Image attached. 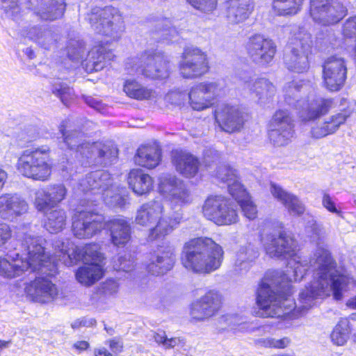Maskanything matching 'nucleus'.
I'll use <instances>...</instances> for the list:
<instances>
[{
	"label": "nucleus",
	"instance_id": "obj_1",
	"mask_svg": "<svg viewBox=\"0 0 356 356\" xmlns=\"http://www.w3.org/2000/svg\"><path fill=\"white\" fill-rule=\"evenodd\" d=\"M104 229L109 233L111 243L116 247H124L131 240V227L124 218L105 216L91 209L75 211L72 217L71 230L79 239H89Z\"/></svg>",
	"mask_w": 356,
	"mask_h": 356
},
{
	"label": "nucleus",
	"instance_id": "obj_2",
	"mask_svg": "<svg viewBox=\"0 0 356 356\" xmlns=\"http://www.w3.org/2000/svg\"><path fill=\"white\" fill-rule=\"evenodd\" d=\"M224 257V250L219 243L211 237L201 236L184 243L179 261L186 270L206 275L220 269Z\"/></svg>",
	"mask_w": 356,
	"mask_h": 356
},
{
	"label": "nucleus",
	"instance_id": "obj_3",
	"mask_svg": "<svg viewBox=\"0 0 356 356\" xmlns=\"http://www.w3.org/2000/svg\"><path fill=\"white\" fill-rule=\"evenodd\" d=\"M67 188L62 184L49 185L35 192L33 206L38 211L48 213L45 226L51 232L57 233L65 225L66 213L63 209L54 208L63 201L67 196Z\"/></svg>",
	"mask_w": 356,
	"mask_h": 356
},
{
	"label": "nucleus",
	"instance_id": "obj_4",
	"mask_svg": "<svg viewBox=\"0 0 356 356\" xmlns=\"http://www.w3.org/2000/svg\"><path fill=\"white\" fill-rule=\"evenodd\" d=\"M24 242L26 251L24 261H26L27 268L47 277H54L58 273L60 259L47 252L42 240L29 236L24 238Z\"/></svg>",
	"mask_w": 356,
	"mask_h": 356
},
{
	"label": "nucleus",
	"instance_id": "obj_5",
	"mask_svg": "<svg viewBox=\"0 0 356 356\" xmlns=\"http://www.w3.org/2000/svg\"><path fill=\"white\" fill-rule=\"evenodd\" d=\"M282 282L283 285L281 283L277 285L276 291L272 290L266 283L261 282L259 285L256 301L259 309L262 311V317L279 318L284 314V312H280V310L288 307L285 302L289 300L291 292L289 281L283 279Z\"/></svg>",
	"mask_w": 356,
	"mask_h": 356
},
{
	"label": "nucleus",
	"instance_id": "obj_6",
	"mask_svg": "<svg viewBox=\"0 0 356 356\" xmlns=\"http://www.w3.org/2000/svg\"><path fill=\"white\" fill-rule=\"evenodd\" d=\"M203 217L217 226H229L239 221L236 204L222 195H209L202 207Z\"/></svg>",
	"mask_w": 356,
	"mask_h": 356
},
{
	"label": "nucleus",
	"instance_id": "obj_7",
	"mask_svg": "<svg viewBox=\"0 0 356 356\" xmlns=\"http://www.w3.org/2000/svg\"><path fill=\"white\" fill-rule=\"evenodd\" d=\"M87 20L94 31L108 38L106 43L118 41L120 38V24L122 17L113 6L95 7L87 15Z\"/></svg>",
	"mask_w": 356,
	"mask_h": 356
},
{
	"label": "nucleus",
	"instance_id": "obj_8",
	"mask_svg": "<svg viewBox=\"0 0 356 356\" xmlns=\"http://www.w3.org/2000/svg\"><path fill=\"white\" fill-rule=\"evenodd\" d=\"M268 140L275 147L289 145L296 138V124L292 113L286 108H278L268 124Z\"/></svg>",
	"mask_w": 356,
	"mask_h": 356
},
{
	"label": "nucleus",
	"instance_id": "obj_9",
	"mask_svg": "<svg viewBox=\"0 0 356 356\" xmlns=\"http://www.w3.org/2000/svg\"><path fill=\"white\" fill-rule=\"evenodd\" d=\"M137 58L136 63L131 66L135 73L152 80L165 81L170 78V62L162 54L145 51Z\"/></svg>",
	"mask_w": 356,
	"mask_h": 356
},
{
	"label": "nucleus",
	"instance_id": "obj_10",
	"mask_svg": "<svg viewBox=\"0 0 356 356\" xmlns=\"http://www.w3.org/2000/svg\"><path fill=\"white\" fill-rule=\"evenodd\" d=\"M178 70L180 76L185 79L202 78L211 71L207 53L197 47H185L181 54Z\"/></svg>",
	"mask_w": 356,
	"mask_h": 356
},
{
	"label": "nucleus",
	"instance_id": "obj_11",
	"mask_svg": "<svg viewBox=\"0 0 356 356\" xmlns=\"http://www.w3.org/2000/svg\"><path fill=\"white\" fill-rule=\"evenodd\" d=\"M24 177L41 181L49 179L54 164L49 147L41 146L31 152H24Z\"/></svg>",
	"mask_w": 356,
	"mask_h": 356
},
{
	"label": "nucleus",
	"instance_id": "obj_12",
	"mask_svg": "<svg viewBox=\"0 0 356 356\" xmlns=\"http://www.w3.org/2000/svg\"><path fill=\"white\" fill-rule=\"evenodd\" d=\"M195 10L204 14H211L218 7V0H186ZM225 15L233 24L247 19L253 10L250 0H226Z\"/></svg>",
	"mask_w": 356,
	"mask_h": 356
},
{
	"label": "nucleus",
	"instance_id": "obj_13",
	"mask_svg": "<svg viewBox=\"0 0 356 356\" xmlns=\"http://www.w3.org/2000/svg\"><path fill=\"white\" fill-rule=\"evenodd\" d=\"M224 305L225 297L220 290L207 289L203 295L191 303V321L194 323L207 321L220 314Z\"/></svg>",
	"mask_w": 356,
	"mask_h": 356
},
{
	"label": "nucleus",
	"instance_id": "obj_14",
	"mask_svg": "<svg viewBox=\"0 0 356 356\" xmlns=\"http://www.w3.org/2000/svg\"><path fill=\"white\" fill-rule=\"evenodd\" d=\"M291 54L284 58V65L291 72L304 73L310 67L309 58L313 54L314 44L308 34L298 33L290 42Z\"/></svg>",
	"mask_w": 356,
	"mask_h": 356
},
{
	"label": "nucleus",
	"instance_id": "obj_15",
	"mask_svg": "<svg viewBox=\"0 0 356 356\" xmlns=\"http://www.w3.org/2000/svg\"><path fill=\"white\" fill-rule=\"evenodd\" d=\"M348 13L340 0H309V14L314 22L323 26L339 24Z\"/></svg>",
	"mask_w": 356,
	"mask_h": 356
},
{
	"label": "nucleus",
	"instance_id": "obj_16",
	"mask_svg": "<svg viewBox=\"0 0 356 356\" xmlns=\"http://www.w3.org/2000/svg\"><path fill=\"white\" fill-rule=\"evenodd\" d=\"M245 49L250 60L255 66L262 68L273 64L277 51L273 40L260 33L251 35L245 43Z\"/></svg>",
	"mask_w": 356,
	"mask_h": 356
},
{
	"label": "nucleus",
	"instance_id": "obj_17",
	"mask_svg": "<svg viewBox=\"0 0 356 356\" xmlns=\"http://www.w3.org/2000/svg\"><path fill=\"white\" fill-rule=\"evenodd\" d=\"M259 237L264 251L270 258H292L297 254L296 241L286 231L268 234L265 237L260 233Z\"/></svg>",
	"mask_w": 356,
	"mask_h": 356
},
{
	"label": "nucleus",
	"instance_id": "obj_18",
	"mask_svg": "<svg viewBox=\"0 0 356 356\" xmlns=\"http://www.w3.org/2000/svg\"><path fill=\"white\" fill-rule=\"evenodd\" d=\"M346 60L337 56L327 58L322 65V85L329 92L341 90L347 79Z\"/></svg>",
	"mask_w": 356,
	"mask_h": 356
},
{
	"label": "nucleus",
	"instance_id": "obj_19",
	"mask_svg": "<svg viewBox=\"0 0 356 356\" xmlns=\"http://www.w3.org/2000/svg\"><path fill=\"white\" fill-rule=\"evenodd\" d=\"M213 116L219 128L229 134L239 131L245 121L243 112L237 106L227 103L216 105Z\"/></svg>",
	"mask_w": 356,
	"mask_h": 356
},
{
	"label": "nucleus",
	"instance_id": "obj_20",
	"mask_svg": "<svg viewBox=\"0 0 356 356\" xmlns=\"http://www.w3.org/2000/svg\"><path fill=\"white\" fill-rule=\"evenodd\" d=\"M222 88L217 82L203 81L194 85L188 93V103L191 107L197 111H203L213 106Z\"/></svg>",
	"mask_w": 356,
	"mask_h": 356
},
{
	"label": "nucleus",
	"instance_id": "obj_21",
	"mask_svg": "<svg viewBox=\"0 0 356 356\" xmlns=\"http://www.w3.org/2000/svg\"><path fill=\"white\" fill-rule=\"evenodd\" d=\"M26 296L30 301L47 304L55 300L59 295L56 284L45 277H36L24 289Z\"/></svg>",
	"mask_w": 356,
	"mask_h": 356
},
{
	"label": "nucleus",
	"instance_id": "obj_22",
	"mask_svg": "<svg viewBox=\"0 0 356 356\" xmlns=\"http://www.w3.org/2000/svg\"><path fill=\"white\" fill-rule=\"evenodd\" d=\"M61 253L63 257L67 256V259L64 261L67 266H75L84 260L101 264H105L106 260L101 245L95 242H90L82 246H76L70 254L64 252H61Z\"/></svg>",
	"mask_w": 356,
	"mask_h": 356
},
{
	"label": "nucleus",
	"instance_id": "obj_23",
	"mask_svg": "<svg viewBox=\"0 0 356 356\" xmlns=\"http://www.w3.org/2000/svg\"><path fill=\"white\" fill-rule=\"evenodd\" d=\"M27 8L41 20L55 21L63 17L66 4L64 0H28Z\"/></svg>",
	"mask_w": 356,
	"mask_h": 356
},
{
	"label": "nucleus",
	"instance_id": "obj_24",
	"mask_svg": "<svg viewBox=\"0 0 356 356\" xmlns=\"http://www.w3.org/2000/svg\"><path fill=\"white\" fill-rule=\"evenodd\" d=\"M126 181L129 188L136 196L149 195L155 186L154 177L139 168L130 169L127 174Z\"/></svg>",
	"mask_w": 356,
	"mask_h": 356
},
{
	"label": "nucleus",
	"instance_id": "obj_25",
	"mask_svg": "<svg viewBox=\"0 0 356 356\" xmlns=\"http://www.w3.org/2000/svg\"><path fill=\"white\" fill-rule=\"evenodd\" d=\"M334 106L332 98L319 97L308 102L301 108L298 118L303 123L314 122L327 115Z\"/></svg>",
	"mask_w": 356,
	"mask_h": 356
},
{
	"label": "nucleus",
	"instance_id": "obj_26",
	"mask_svg": "<svg viewBox=\"0 0 356 356\" xmlns=\"http://www.w3.org/2000/svg\"><path fill=\"white\" fill-rule=\"evenodd\" d=\"M171 161L176 170L186 178L195 177L201 165L197 157L181 150L173 151Z\"/></svg>",
	"mask_w": 356,
	"mask_h": 356
},
{
	"label": "nucleus",
	"instance_id": "obj_27",
	"mask_svg": "<svg viewBox=\"0 0 356 356\" xmlns=\"http://www.w3.org/2000/svg\"><path fill=\"white\" fill-rule=\"evenodd\" d=\"M353 113V110L346 108L342 109L341 112L331 115L321 125L315 126L311 129L312 137L319 139L334 134L341 125L346 123Z\"/></svg>",
	"mask_w": 356,
	"mask_h": 356
},
{
	"label": "nucleus",
	"instance_id": "obj_28",
	"mask_svg": "<svg viewBox=\"0 0 356 356\" xmlns=\"http://www.w3.org/2000/svg\"><path fill=\"white\" fill-rule=\"evenodd\" d=\"M106 272L105 264L86 262L77 268L74 276L81 285L90 287L102 280Z\"/></svg>",
	"mask_w": 356,
	"mask_h": 356
},
{
	"label": "nucleus",
	"instance_id": "obj_29",
	"mask_svg": "<svg viewBox=\"0 0 356 356\" xmlns=\"http://www.w3.org/2000/svg\"><path fill=\"white\" fill-rule=\"evenodd\" d=\"M161 161L162 150L153 144L141 145L134 156V163L147 170L156 168Z\"/></svg>",
	"mask_w": 356,
	"mask_h": 356
},
{
	"label": "nucleus",
	"instance_id": "obj_30",
	"mask_svg": "<svg viewBox=\"0 0 356 356\" xmlns=\"http://www.w3.org/2000/svg\"><path fill=\"white\" fill-rule=\"evenodd\" d=\"M114 58L115 55L112 51L105 49L101 43L88 51L86 58L82 62V65L89 73L98 72L103 70L106 64Z\"/></svg>",
	"mask_w": 356,
	"mask_h": 356
},
{
	"label": "nucleus",
	"instance_id": "obj_31",
	"mask_svg": "<svg viewBox=\"0 0 356 356\" xmlns=\"http://www.w3.org/2000/svg\"><path fill=\"white\" fill-rule=\"evenodd\" d=\"M87 149L94 156L96 162L102 167H108L115 163L118 158V149L108 143L95 141L89 143Z\"/></svg>",
	"mask_w": 356,
	"mask_h": 356
},
{
	"label": "nucleus",
	"instance_id": "obj_32",
	"mask_svg": "<svg viewBox=\"0 0 356 356\" xmlns=\"http://www.w3.org/2000/svg\"><path fill=\"white\" fill-rule=\"evenodd\" d=\"M182 221V215L177 212L167 216H160L155 226L149 230V239H164L177 228Z\"/></svg>",
	"mask_w": 356,
	"mask_h": 356
},
{
	"label": "nucleus",
	"instance_id": "obj_33",
	"mask_svg": "<svg viewBox=\"0 0 356 356\" xmlns=\"http://www.w3.org/2000/svg\"><path fill=\"white\" fill-rule=\"evenodd\" d=\"M270 192L273 196L281 202L289 212L298 216L305 213V205L296 195L286 191L275 184H270Z\"/></svg>",
	"mask_w": 356,
	"mask_h": 356
},
{
	"label": "nucleus",
	"instance_id": "obj_34",
	"mask_svg": "<svg viewBox=\"0 0 356 356\" xmlns=\"http://www.w3.org/2000/svg\"><path fill=\"white\" fill-rule=\"evenodd\" d=\"M178 179L175 176L165 175L159 178L158 188L161 193H170L172 199L179 203L189 202L190 193L188 190L178 188Z\"/></svg>",
	"mask_w": 356,
	"mask_h": 356
},
{
	"label": "nucleus",
	"instance_id": "obj_35",
	"mask_svg": "<svg viewBox=\"0 0 356 356\" xmlns=\"http://www.w3.org/2000/svg\"><path fill=\"white\" fill-rule=\"evenodd\" d=\"M164 207L158 201H151L143 204L137 211L135 218L136 224L147 226L156 221L163 215Z\"/></svg>",
	"mask_w": 356,
	"mask_h": 356
},
{
	"label": "nucleus",
	"instance_id": "obj_36",
	"mask_svg": "<svg viewBox=\"0 0 356 356\" xmlns=\"http://www.w3.org/2000/svg\"><path fill=\"white\" fill-rule=\"evenodd\" d=\"M122 90L126 95L138 101H148L154 98L155 91L135 79H127L123 83Z\"/></svg>",
	"mask_w": 356,
	"mask_h": 356
},
{
	"label": "nucleus",
	"instance_id": "obj_37",
	"mask_svg": "<svg viewBox=\"0 0 356 356\" xmlns=\"http://www.w3.org/2000/svg\"><path fill=\"white\" fill-rule=\"evenodd\" d=\"M305 0H271V10L275 16L292 17L302 9Z\"/></svg>",
	"mask_w": 356,
	"mask_h": 356
},
{
	"label": "nucleus",
	"instance_id": "obj_38",
	"mask_svg": "<svg viewBox=\"0 0 356 356\" xmlns=\"http://www.w3.org/2000/svg\"><path fill=\"white\" fill-rule=\"evenodd\" d=\"M175 263V254L170 248L167 247L161 252V254L156 256L154 261L148 265V268L156 274H164L173 268Z\"/></svg>",
	"mask_w": 356,
	"mask_h": 356
},
{
	"label": "nucleus",
	"instance_id": "obj_39",
	"mask_svg": "<svg viewBox=\"0 0 356 356\" xmlns=\"http://www.w3.org/2000/svg\"><path fill=\"white\" fill-rule=\"evenodd\" d=\"M353 331L349 318H341L330 333L332 342L339 346L346 344Z\"/></svg>",
	"mask_w": 356,
	"mask_h": 356
},
{
	"label": "nucleus",
	"instance_id": "obj_40",
	"mask_svg": "<svg viewBox=\"0 0 356 356\" xmlns=\"http://www.w3.org/2000/svg\"><path fill=\"white\" fill-rule=\"evenodd\" d=\"M316 261L318 264V279L323 280L327 279L328 274L337 268V262L331 253L327 250H321L317 257Z\"/></svg>",
	"mask_w": 356,
	"mask_h": 356
},
{
	"label": "nucleus",
	"instance_id": "obj_41",
	"mask_svg": "<svg viewBox=\"0 0 356 356\" xmlns=\"http://www.w3.org/2000/svg\"><path fill=\"white\" fill-rule=\"evenodd\" d=\"M109 350L101 346L94 349V356H118L124 350V343L120 338L114 337L106 341Z\"/></svg>",
	"mask_w": 356,
	"mask_h": 356
},
{
	"label": "nucleus",
	"instance_id": "obj_42",
	"mask_svg": "<svg viewBox=\"0 0 356 356\" xmlns=\"http://www.w3.org/2000/svg\"><path fill=\"white\" fill-rule=\"evenodd\" d=\"M330 279L333 297L339 300L343 298V291L348 287L350 278L342 273H335L330 275Z\"/></svg>",
	"mask_w": 356,
	"mask_h": 356
},
{
	"label": "nucleus",
	"instance_id": "obj_43",
	"mask_svg": "<svg viewBox=\"0 0 356 356\" xmlns=\"http://www.w3.org/2000/svg\"><path fill=\"white\" fill-rule=\"evenodd\" d=\"M60 131L62 134L63 142L70 149H76L80 151L82 149H87L89 143H79L78 136L75 134V131L68 132L66 130V125L62 124L60 126Z\"/></svg>",
	"mask_w": 356,
	"mask_h": 356
},
{
	"label": "nucleus",
	"instance_id": "obj_44",
	"mask_svg": "<svg viewBox=\"0 0 356 356\" xmlns=\"http://www.w3.org/2000/svg\"><path fill=\"white\" fill-rule=\"evenodd\" d=\"M65 50L67 57L72 62H76L82 58L86 47L81 41L71 40L67 43Z\"/></svg>",
	"mask_w": 356,
	"mask_h": 356
},
{
	"label": "nucleus",
	"instance_id": "obj_45",
	"mask_svg": "<svg viewBox=\"0 0 356 356\" xmlns=\"http://www.w3.org/2000/svg\"><path fill=\"white\" fill-rule=\"evenodd\" d=\"M154 341L159 345H162L165 349L174 348L175 346H183L185 344L184 339L182 337L168 338L165 331L162 333L155 332L153 335Z\"/></svg>",
	"mask_w": 356,
	"mask_h": 356
},
{
	"label": "nucleus",
	"instance_id": "obj_46",
	"mask_svg": "<svg viewBox=\"0 0 356 356\" xmlns=\"http://www.w3.org/2000/svg\"><path fill=\"white\" fill-rule=\"evenodd\" d=\"M228 191L230 195L237 202L238 205L252 198L245 186L237 181L230 184Z\"/></svg>",
	"mask_w": 356,
	"mask_h": 356
},
{
	"label": "nucleus",
	"instance_id": "obj_47",
	"mask_svg": "<svg viewBox=\"0 0 356 356\" xmlns=\"http://www.w3.org/2000/svg\"><path fill=\"white\" fill-rule=\"evenodd\" d=\"M291 343V339L287 337H282L280 339L269 337L260 340V343L263 347L273 349H284L288 347Z\"/></svg>",
	"mask_w": 356,
	"mask_h": 356
},
{
	"label": "nucleus",
	"instance_id": "obj_48",
	"mask_svg": "<svg viewBox=\"0 0 356 356\" xmlns=\"http://www.w3.org/2000/svg\"><path fill=\"white\" fill-rule=\"evenodd\" d=\"M341 33L344 39L356 40V15L349 17L343 23Z\"/></svg>",
	"mask_w": 356,
	"mask_h": 356
},
{
	"label": "nucleus",
	"instance_id": "obj_49",
	"mask_svg": "<svg viewBox=\"0 0 356 356\" xmlns=\"http://www.w3.org/2000/svg\"><path fill=\"white\" fill-rule=\"evenodd\" d=\"M0 9L12 17L20 12L18 0H0Z\"/></svg>",
	"mask_w": 356,
	"mask_h": 356
},
{
	"label": "nucleus",
	"instance_id": "obj_50",
	"mask_svg": "<svg viewBox=\"0 0 356 356\" xmlns=\"http://www.w3.org/2000/svg\"><path fill=\"white\" fill-rule=\"evenodd\" d=\"M245 217L254 220L257 217V209L252 198L239 205Z\"/></svg>",
	"mask_w": 356,
	"mask_h": 356
},
{
	"label": "nucleus",
	"instance_id": "obj_51",
	"mask_svg": "<svg viewBox=\"0 0 356 356\" xmlns=\"http://www.w3.org/2000/svg\"><path fill=\"white\" fill-rule=\"evenodd\" d=\"M54 34L46 33L41 32L39 35H37L35 42L45 50H49L52 44L57 42L56 38H54Z\"/></svg>",
	"mask_w": 356,
	"mask_h": 356
},
{
	"label": "nucleus",
	"instance_id": "obj_52",
	"mask_svg": "<svg viewBox=\"0 0 356 356\" xmlns=\"http://www.w3.org/2000/svg\"><path fill=\"white\" fill-rule=\"evenodd\" d=\"M322 204L329 212L335 213L341 218H343V212L337 208L334 201L330 194L326 193H323Z\"/></svg>",
	"mask_w": 356,
	"mask_h": 356
},
{
	"label": "nucleus",
	"instance_id": "obj_53",
	"mask_svg": "<svg viewBox=\"0 0 356 356\" xmlns=\"http://www.w3.org/2000/svg\"><path fill=\"white\" fill-rule=\"evenodd\" d=\"M17 198L15 195L9 194L0 197V209L3 211L13 209L17 203Z\"/></svg>",
	"mask_w": 356,
	"mask_h": 356
},
{
	"label": "nucleus",
	"instance_id": "obj_54",
	"mask_svg": "<svg viewBox=\"0 0 356 356\" xmlns=\"http://www.w3.org/2000/svg\"><path fill=\"white\" fill-rule=\"evenodd\" d=\"M13 266L6 259L0 257V275L6 277H13Z\"/></svg>",
	"mask_w": 356,
	"mask_h": 356
},
{
	"label": "nucleus",
	"instance_id": "obj_55",
	"mask_svg": "<svg viewBox=\"0 0 356 356\" xmlns=\"http://www.w3.org/2000/svg\"><path fill=\"white\" fill-rule=\"evenodd\" d=\"M12 236L10 227L3 222H0V247L3 245Z\"/></svg>",
	"mask_w": 356,
	"mask_h": 356
},
{
	"label": "nucleus",
	"instance_id": "obj_56",
	"mask_svg": "<svg viewBox=\"0 0 356 356\" xmlns=\"http://www.w3.org/2000/svg\"><path fill=\"white\" fill-rule=\"evenodd\" d=\"M118 261L120 264V269L123 271L129 272L134 267V259H131L130 255H129L128 257L126 256L120 257Z\"/></svg>",
	"mask_w": 356,
	"mask_h": 356
},
{
	"label": "nucleus",
	"instance_id": "obj_57",
	"mask_svg": "<svg viewBox=\"0 0 356 356\" xmlns=\"http://www.w3.org/2000/svg\"><path fill=\"white\" fill-rule=\"evenodd\" d=\"M97 321L95 318H91L89 321H87L85 318H79L75 320L71 325V327L73 329H78L81 327H88V326H94L96 325Z\"/></svg>",
	"mask_w": 356,
	"mask_h": 356
},
{
	"label": "nucleus",
	"instance_id": "obj_58",
	"mask_svg": "<svg viewBox=\"0 0 356 356\" xmlns=\"http://www.w3.org/2000/svg\"><path fill=\"white\" fill-rule=\"evenodd\" d=\"M168 96L172 104L177 106L181 105L185 100V95L181 92H171Z\"/></svg>",
	"mask_w": 356,
	"mask_h": 356
},
{
	"label": "nucleus",
	"instance_id": "obj_59",
	"mask_svg": "<svg viewBox=\"0 0 356 356\" xmlns=\"http://www.w3.org/2000/svg\"><path fill=\"white\" fill-rule=\"evenodd\" d=\"M72 347L81 353L87 350L90 348V343L87 341H78L73 344Z\"/></svg>",
	"mask_w": 356,
	"mask_h": 356
},
{
	"label": "nucleus",
	"instance_id": "obj_60",
	"mask_svg": "<svg viewBox=\"0 0 356 356\" xmlns=\"http://www.w3.org/2000/svg\"><path fill=\"white\" fill-rule=\"evenodd\" d=\"M53 92L58 97H59L65 104H66V102L65 101V95L69 92V87H60V88L54 90Z\"/></svg>",
	"mask_w": 356,
	"mask_h": 356
},
{
	"label": "nucleus",
	"instance_id": "obj_61",
	"mask_svg": "<svg viewBox=\"0 0 356 356\" xmlns=\"http://www.w3.org/2000/svg\"><path fill=\"white\" fill-rule=\"evenodd\" d=\"M8 178V174L2 168L0 167V191L3 188Z\"/></svg>",
	"mask_w": 356,
	"mask_h": 356
},
{
	"label": "nucleus",
	"instance_id": "obj_62",
	"mask_svg": "<svg viewBox=\"0 0 356 356\" xmlns=\"http://www.w3.org/2000/svg\"><path fill=\"white\" fill-rule=\"evenodd\" d=\"M347 306L350 309H356V296L348 300L347 302Z\"/></svg>",
	"mask_w": 356,
	"mask_h": 356
},
{
	"label": "nucleus",
	"instance_id": "obj_63",
	"mask_svg": "<svg viewBox=\"0 0 356 356\" xmlns=\"http://www.w3.org/2000/svg\"><path fill=\"white\" fill-rule=\"evenodd\" d=\"M9 343V341H3L0 339V350L6 348Z\"/></svg>",
	"mask_w": 356,
	"mask_h": 356
},
{
	"label": "nucleus",
	"instance_id": "obj_64",
	"mask_svg": "<svg viewBox=\"0 0 356 356\" xmlns=\"http://www.w3.org/2000/svg\"><path fill=\"white\" fill-rule=\"evenodd\" d=\"M352 339L353 343H356V332L353 334Z\"/></svg>",
	"mask_w": 356,
	"mask_h": 356
}]
</instances>
